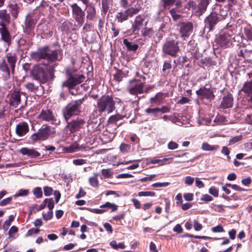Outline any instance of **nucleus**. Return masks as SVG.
I'll return each mask as SVG.
<instances>
[{
  "mask_svg": "<svg viewBox=\"0 0 252 252\" xmlns=\"http://www.w3.org/2000/svg\"><path fill=\"white\" fill-rule=\"evenodd\" d=\"M206 86L200 88L196 91V94L200 99L202 100L206 99L210 102L215 98V95L213 89L207 88Z\"/></svg>",
  "mask_w": 252,
  "mask_h": 252,
  "instance_id": "18",
  "label": "nucleus"
},
{
  "mask_svg": "<svg viewBox=\"0 0 252 252\" xmlns=\"http://www.w3.org/2000/svg\"><path fill=\"white\" fill-rule=\"evenodd\" d=\"M75 70H71L70 67L66 69V73L68 76V79L63 82L62 84L63 87H66L69 89L73 88L76 85L83 82L85 76L83 74H74Z\"/></svg>",
  "mask_w": 252,
  "mask_h": 252,
  "instance_id": "8",
  "label": "nucleus"
},
{
  "mask_svg": "<svg viewBox=\"0 0 252 252\" xmlns=\"http://www.w3.org/2000/svg\"><path fill=\"white\" fill-rule=\"evenodd\" d=\"M107 209H111L112 212L115 211L118 209V206L114 203L107 202L100 206V209H89L87 210L95 214H102L107 211Z\"/></svg>",
  "mask_w": 252,
  "mask_h": 252,
  "instance_id": "24",
  "label": "nucleus"
},
{
  "mask_svg": "<svg viewBox=\"0 0 252 252\" xmlns=\"http://www.w3.org/2000/svg\"><path fill=\"white\" fill-rule=\"evenodd\" d=\"M163 53L173 57H176L180 51L178 42L173 39H167L162 48Z\"/></svg>",
  "mask_w": 252,
  "mask_h": 252,
  "instance_id": "10",
  "label": "nucleus"
},
{
  "mask_svg": "<svg viewBox=\"0 0 252 252\" xmlns=\"http://www.w3.org/2000/svg\"><path fill=\"white\" fill-rule=\"evenodd\" d=\"M29 131V126L27 122H21L18 123L16 126V134L20 137L25 136Z\"/></svg>",
  "mask_w": 252,
  "mask_h": 252,
  "instance_id": "26",
  "label": "nucleus"
},
{
  "mask_svg": "<svg viewBox=\"0 0 252 252\" xmlns=\"http://www.w3.org/2000/svg\"><path fill=\"white\" fill-rule=\"evenodd\" d=\"M123 43L128 51L135 52L138 48V44L130 42L127 39H125L123 40Z\"/></svg>",
  "mask_w": 252,
  "mask_h": 252,
  "instance_id": "35",
  "label": "nucleus"
},
{
  "mask_svg": "<svg viewBox=\"0 0 252 252\" xmlns=\"http://www.w3.org/2000/svg\"><path fill=\"white\" fill-rule=\"evenodd\" d=\"M211 1L212 0H199L197 5L195 1L189 0L184 5V10L187 12L191 8L194 15L197 17H200L207 11Z\"/></svg>",
  "mask_w": 252,
  "mask_h": 252,
  "instance_id": "4",
  "label": "nucleus"
},
{
  "mask_svg": "<svg viewBox=\"0 0 252 252\" xmlns=\"http://www.w3.org/2000/svg\"><path fill=\"white\" fill-rule=\"evenodd\" d=\"M145 82H141L140 80L133 79L129 81V84L127 87L129 93L133 95H137L144 92V85Z\"/></svg>",
  "mask_w": 252,
  "mask_h": 252,
  "instance_id": "15",
  "label": "nucleus"
},
{
  "mask_svg": "<svg viewBox=\"0 0 252 252\" xmlns=\"http://www.w3.org/2000/svg\"><path fill=\"white\" fill-rule=\"evenodd\" d=\"M6 61L3 60L0 61V71L3 73V77L8 79L10 78V73H14L17 57L15 55H6Z\"/></svg>",
  "mask_w": 252,
  "mask_h": 252,
  "instance_id": "5",
  "label": "nucleus"
},
{
  "mask_svg": "<svg viewBox=\"0 0 252 252\" xmlns=\"http://www.w3.org/2000/svg\"><path fill=\"white\" fill-rule=\"evenodd\" d=\"M86 5V10L87 12L86 18L87 19L93 21L96 16V10L94 6L92 4L89 3Z\"/></svg>",
  "mask_w": 252,
  "mask_h": 252,
  "instance_id": "29",
  "label": "nucleus"
},
{
  "mask_svg": "<svg viewBox=\"0 0 252 252\" xmlns=\"http://www.w3.org/2000/svg\"><path fill=\"white\" fill-rule=\"evenodd\" d=\"M44 193L45 196H49L52 195L53 192V189L49 186H45L43 188Z\"/></svg>",
  "mask_w": 252,
  "mask_h": 252,
  "instance_id": "55",
  "label": "nucleus"
},
{
  "mask_svg": "<svg viewBox=\"0 0 252 252\" xmlns=\"http://www.w3.org/2000/svg\"><path fill=\"white\" fill-rule=\"evenodd\" d=\"M164 99V94L161 92L158 93L154 97L150 98V102L151 103L156 105H159L163 103Z\"/></svg>",
  "mask_w": 252,
  "mask_h": 252,
  "instance_id": "30",
  "label": "nucleus"
},
{
  "mask_svg": "<svg viewBox=\"0 0 252 252\" xmlns=\"http://www.w3.org/2000/svg\"><path fill=\"white\" fill-rule=\"evenodd\" d=\"M176 0H161L162 6L164 8H166L167 6L173 5L175 2Z\"/></svg>",
  "mask_w": 252,
  "mask_h": 252,
  "instance_id": "53",
  "label": "nucleus"
},
{
  "mask_svg": "<svg viewBox=\"0 0 252 252\" xmlns=\"http://www.w3.org/2000/svg\"><path fill=\"white\" fill-rule=\"evenodd\" d=\"M110 245L115 250L124 249L126 247L124 243H119L117 244L116 241L114 240L112 241L110 243Z\"/></svg>",
  "mask_w": 252,
  "mask_h": 252,
  "instance_id": "42",
  "label": "nucleus"
},
{
  "mask_svg": "<svg viewBox=\"0 0 252 252\" xmlns=\"http://www.w3.org/2000/svg\"><path fill=\"white\" fill-rule=\"evenodd\" d=\"M168 159V158H164L161 159L153 158L151 160V163L153 164H158L159 165H163Z\"/></svg>",
  "mask_w": 252,
  "mask_h": 252,
  "instance_id": "51",
  "label": "nucleus"
},
{
  "mask_svg": "<svg viewBox=\"0 0 252 252\" xmlns=\"http://www.w3.org/2000/svg\"><path fill=\"white\" fill-rule=\"evenodd\" d=\"M201 149L204 151H216L220 149V146L218 145H211L207 142H203Z\"/></svg>",
  "mask_w": 252,
  "mask_h": 252,
  "instance_id": "34",
  "label": "nucleus"
},
{
  "mask_svg": "<svg viewBox=\"0 0 252 252\" xmlns=\"http://www.w3.org/2000/svg\"><path fill=\"white\" fill-rule=\"evenodd\" d=\"M181 37L184 40L188 38L193 32V24L189 21L180 22L178 24Z\"/></svg>",
  "mask_w": 252,
  "mask_h": 252,
  "instance_id": "16",
  "label": "nucleus"
},
{
  "mask_svg": "<svg viewBox=\"0 0 252 252\" xmlns=\"http://www.w3.org/2000/svg\"><path fill=\"white\" fill-rule=\"evenodd\" d=\"M12 197H9L5 198L0 201V206H4L8 204H10L12 202Z\"/></svg>",
  "mask_w": 252,
  "mask_h": 252,
  "instance_id": "56",
  "label": "nucleus"
},
{
  "mask_svg": "<svg viewBox=\"0 0 252 252\" xmlns=\"http://www.w3.org/2000/svg\"><path fill=\"white\" fill-rule=\"evenodd\" d=\"M37 119L39 120L41 122L44 121L48 122L56 126L59 125L60 123V120L56 118L53 112L48 109H42L37 116Z\"/></svg>",
  "mask_w": 252,
  "mask_h": 252,
  "instance_id": "13",
  "label": "nucleus"
},
{
  "mask_svg": "<svg viewBox=\"0 0 252 252\" xmlns=\"http://www.w3.org/2000/svg\"><path fill=\"white\" fill-rule=\"evenodd\" d=\"M233 97L232 94L227 93L223 97L220 104V108L222 109H227L231 108L233 106Z\"/></svg>",
  "mask_w": 252,
  "mask_h": 252,
  "instance_id": "27",
  "label": "nucleus"
},
{
  "mask_svg": "<svg viewBox=\"0 0 252 252\" xmlns=\"http://www.w3.org/2000/svg\"><path fill=\"white\" fill-rule=\"evenodd\" d=\"M211 13L219 17L223 20L225 19L227 16V11L224 9L222 5L217 3L213 5Z\"/></svg>",
  "mask_w": 252,
  "mask_h": 252,
  "instance_id": "23",
  "label": "nucleus"
},
{
  "mask_svg": "<svg viewBox=\"0 0 252 252\" xmlns=\"http://www.w3.org/2000/svg\"><path fill=\"white\" fill-rule=\"evenodd\" d=\"M145 112L148 114H152L154 115L155 116H157V113L158 112V108H148L145 110Z\"/></svg>",
  "mask_w": 252,
  "mask_h": 252,
  "instance_id": "60",
  "label": "nucleus"
},
{
  "mask_svg": "<svg viewBox=\"0 0 252 252\" xmlns=\"http://www.w3.org/2000/svg\"><path fill=\"white\" fill-rule=\"evenodd\" d=\"M242 135H238L232 137L229 140V145L234 144L237 142L240 141L242 139Z\"/></svg>",
  "mask_w": 252,
  "mask_h": 252,
  "instance_id": "62",
  "label": "nucleus"
},
{
  "mask_svg": "<svg viewBox=\"0 0 252 252\" xmlns=\"http://www.w3.org/2000/svg\"><path fill=\"white\" fill-rule=\"evenodd\" d=\"M122 103L121 100L112 95H103L97 101L96 110L94 113H98L99 115L103 113L110 114L116 109V104Z\"/></svg>",
  "mask_w": 252,
  "mask_h": 252,
  "instance_id": "2",
  "label": "nucleus"
},
{
  "mask_svg": "<svg viewBox=\"0 0 252 252\" xmlns=\"http://www.w3.org/2000/svg\"><path fill=\"white\" fill-rule=\"evenodd\" d=\"M46 66L40 63L34 65L31 71V75L34 79L38 81L40 84H44L51 79L49 74L45 70Z\"/></svg>",
  "mask_w": 252,
  "mask_h": 252,
  "instance_id": "7",
  "label": "nucleus"
},
{
  "mask_svg": "<svg viewBox=\"0 0 252 252\" xmlns=\"http://www.w3.org/2000/svg\"><path fill=\"white\" fill-rule=\"evenodd\" d=\"M7 8L10 17L13 20H16L20 11V7L18 3L15 1H9L7 5Z\"/></svg>",
  "mask_w": 252,
  "mask_h": 252,
  "instance_id": "25",
  "label": "nucleus"
},
{
  "mask_svg": "<svg viewBox=\"0 0 252 252\" xmlns=\"http://www.w3.org/2000/svg\"><path fill=\"white\" fill-rule=\"evenodd\" d=\"M20 153L23 155H27L30 158H36L40 156V153L34 149L22 148L20 150Z\"/></svg>",
  "mask_w": 252,
  "mask_h": 252,
  "instance_id": "28",
  "label": "nucleus"
},
{
  "mask_svg": "<svg viewBox=\"0 0 252 252\" xmlns=\"http://www.w3.org/2000/svg\"><path fill=\"white\" fill-rule=\"evenodd\" d=\"M123 119V117L120 114L112 115L109 118L108 123L109 124H116V123Z\"/></svg>",
  "mask_w": 252,
  "mask_h": 252,
  "instance_id": "40",
  "label": "nucleus"
},
{
  "mask_svg": "<svg viewBox=\"0 0 252 252\" xmlns=\"http://www.w3.org/2000/svg\"><path fill=\"white\" fill-rule=\"evenodd\" d=\"M42 215H43V219L47 221V220H50L52 218L53 216V212L52 211L50 210L46 213H43Z\"/></svg>",
  "mask_w": 252,
  "mask_h": 252,
  "instance_id": "57",
  "label": "nucleus"
},
{
  "mask_svg": "<svg viewBox=\"0 0 252 252\" xmlns=\"http://www.w3.org/2000/svg\"><path fill=\"white\" fill-rule=\"evenodd\" d=\"M52 133L50 126L47 125H43L37 132L31 135L30 139L32 142L44 141L47 139Z\"/></svg>",
  "mask_w": 252,
  "mask_h": 252,
  "instance_id": "9",
  "label": "nucleus"
},
{
  "mask_svg": "<svg viewBox=\"0 0 252 252\" xmlns=\"http://www.w3.org/2000/svg\"><path fill=\"white\" fill-rule=\"evenodd\" d=\"M14 219V217L13 215H10L8 217V220H7L5 221L4 223L3 227L5 228V230L8 228V227L11 225L12 221H13Z\"/></svg>",
  "mask_w": 252,
  "mask_h": 252,
  "instance_id": "52",
  "label": "nucleus"
},
{
  "mask_svg": "<svg viewBox=\"0 0 252 252\" xmlns=\"http://www.w3.org/2000/svg\"><path fill=\"white\" fill-rule=\"evenodd\" d=\"M67 122V125L65 128L69 130L70 133H73L81 128L85 124V121L77 118L76 119L71 120L70 122Z\"/></svg>",
  "mask_w": 252,
  "mask_h": 252,
  "instance_id": "19",
  "label": "nucleus"
},
{
  "mask_svg": "<svg viewBox=\"0 0 252 252\" xmlns=\"http://www.w3.org/2000/svg\"><path fill=\"white\" fill-rule=\"evenodd\" d=\"M202 63L206 66H212L216 64V62L210 58H205L202 59Z\"/></svg>",
  "mask_w": 252,
  "mask_h": 252,
  "instance_id": "46",
  "label": "nucleus"
},
{
  "mask_svg": "<svg viewBox=\"0 0 252 252\" xmlns=\"http://www.w3.org/2000/svg\"><path fill=\"white\" fill-rule=\"evenodd\" d=\"M244 32L249 41H252V27L250 25H247L244 28Z\"/></svg>",
  "mask_w": 252,
  "mask_h": 252,
  "instance_id": "37",
  "label": "nucleus"
},
{
  "mask_svg": "<svg viewBox=\"0 0 252 252\" xmlns=\"http://www.w3.org/2000/svg\"><path fill=\"white\" fill-rule=\"evenodd\" d=\"M170 14L174 21H177L182 18L181 13H186L185 10H180L172 8L169 11Z\"/></svg>",
  "mask_w": 252,
  "mask_h": 252,
  "instance_id": "33",
  "label": "nucleus"
},
{
  "mask_svg": "<svg viewBox=\"0 0 252 252\" xmlns=\"http://www.w3.org/2000/svg\"><path fill=\"white\" fill-rule=\"evenodd\" d=\"M99 174L97 173H94V176L90 177L89 179V182L90 185L94 188L97 187L98 186V180L97 179V177Z\"/></svg>",
  "mask_w": 252,
  "mask_h": 252,
  "instance_id": "38",
  "label": "nucleus"
},
{
  "mask_svg": "<svg viewBox=\"0 0 252 252\" xmlns=\"http://www.w3.org/2000/svg\"><path fill=\"white\" fill-rule=\"evenodd\" d=\"M241 91L247 96L252 95V80L245 82L241 89Z\"/></svg>",
  "mask_w": 252,
  "mask_h": 252,
  "instance_id": "32",
  "label": "nucleus"
},
{
  "mask_svg": "<svg viewBox=\"0 0 252 252\" xmlns=\"http://www.w3.org/2000/svg\"><path fill=\"white\" fill-rule=\"evenodd\" d=\"M212 230L213 232H222L224 231V230L222 226L220 224L218 225L215 227H212Z\"/></svg>",
  "mask_w": 252,
  "mask_h": 252,
  "instance_id": "63",
  "label": "nucleus"
},
{
  "mask_svg": "<svg viewBox=\"0 0 252 252\" xmlns=\"http://www.w3.org/2000/svg\"><path fill=\"white\" fill-rule=\"evenodd\" d=\"M0 22H2L4 24H9L11 22V17L9 13L5 9L0 10Z\"/></svg>",
  "mask_w": 252,
  "mask_h": 252,
  "instance_id": "31",
  "label": "nucleus"
},
{
  "mask_svg": "<svg viewBox=\"0 0 252 252\" xmlns=\"http://www.w3.org/2000/svg\"><path fill=\"white\" fill-rule=\"evenodd\" d=\"M27 41L24 38H20L17 42V50L23 51L26 49Z\"/></svg>",
  "mask_w": 252,
  "mask_h": 252,
  "instance_id": "41",
  "label": "nucleus"
},
{
  "mask_svg": "<svg viewBox=\"0 0 252 252\" xmlns=\"http://www.w3.org/2000/svg\"><path fill=\"white\" fill-rule=\"evenodd\" d=\"M33 195L37 198H41L43 195V192L41 187H36L32 190Z\"/></svg>",
  "mask_w": 252,
  "mask_h": 252,
  "instance_id": "44",
  "label": "nucleus"
},
{
  "mask_svg": "<svg viewBox=\"0 0 252 252\" xmlns=\"http://www.w3.org/2000/svg\"><path fill=\"white\" fill-rule=\"evenodd\" d=\"M31 59L36 62L43 60L42 64L46 66V70L51 79L55 77V68L58 65V62L62 60V56L59 50H51L49 46H44L37 51L31 54Z\"/></svg>",
  "mask_w": 252,
  "mask_h": 252,
  "instance_id": "1",
  "label": "nucleus"
},
{
  "mask_svg": "<svg viewBox=\"0 0 252 252\" xmlns=\"http://www.w3.org/2000/svg\"><path fill=\"white\" fill-rule=\"evenodd\" d=\"M145 16L143 15H139L135 17L131 27L132 32L133 34H137L140 30L144 26L146 25L147 22H145Z\"/></svg>",
  "mask_w": 252,
  "mask_h": 252,
  "instance_id": "21",
  "label": "nucleus"
},
{
  "mask_svg": "<svg viewBox=\"0 0 252 252\" xmlns=\"http://www.w3.org/2000/svg\"><path fill=\"white\" fill-rule=\"evenodd\" d=\"M139 196H154L155 193L153 191H140L138 193Z\"/></svg>",
  "mask_w": 252,
  "mask_h": 252,
  "instance_id": "54",
  "label": "nucleus"
},
{
  "mask_svg": "<svg viewBox=\"0 0 252 252\" xmlns=\"http://www.w3.org/2000/svg\"><path fill=\"white\" fill-rule=\"evenodd\" d=\"M101 173L104 178H109L113 175L114 172L111 169L108 168L103 169Z\"/></svg>",
  "mask_w": 252,
  "mask_h": 252,
  "instance_id": "45",
  "label": "nucleus"
},
{
  "mask_svg": "<svg viewBox=\"0 0 252 252\" xmlns=\"http://www.w3.org/2000/svg\"><path fill=\"white\" fill-rule=\"evenodd\" d=\"M29 193V190L26 189H21L17 193L15 194L13 196L16 198L19 196H27Z\"/></svg>",
  "mask_w": 252,
  "mask_h": 252,
  "instance_id": "48",
  "label": "nucleus"
},
{
  "mask_svg": "<svg viewBox=\"0 0 252 252\" xmlns=\"http://www.w3.org/2000/svg\"><path fill=\"white\" fill-rule=\"evenodd\" d=\"M222 20L219 17L210 13L204 19L205 28L208 29L209 31H212L217 24Z\"/></svg>",
  "mask_w": 252,
  "mask_h": 252,
  "instance_id": "22",
  "label": "nucleus"
},
{
  "mask_svg": "<svg viewBox=\"0 0 252 252\" xmlns=\"http://www.w3.org/2000/svg\"><path fill=\"white\" fill-rule=\"evenodd\" d=\"M168 148L169 150H175L178 148V144L173 141H170L167 145Z\"/></svg>",
  "mask_w": 252,
  "mask_h": 252,
  "instance_id": "64",
  "label": "nucleus"
},
{
  "mask_svg": "<svg viewBox=\"0 0 252 252\" xmlns=\"http://www.w3.org/2000/svg\"><path fill=\"white\" fill-rule=\"evenodd\" d=\"M72 17L79 26H82L85 21V11L76 3L71 4Z\"/></svg>",
  "mask_w": 252,
  "mask_h": 252,
  "instance_id": "14",
  "label": "nucleus"
},
{
  "mask_svg": "<svg viewBox=\"0 0 252 252\" xmlns=\"http://www.w3.org/2000/svg\"><path fill=\"white\" fill-rule=\"evenodd\" d=\"M187 61V58L186 56L179 57L177 59L174 61V63L176 66L178 65L183 66L185 63Z\"/></svg>",
  "mask_w": 252,
  "mask_h": 252,
  "instance_id": "39",
  "label": "nucleus"
},
{
  "mask_svg": "<svg viewBox=\"0 0 252 252\" xmlns=\"http://www.w3.org/2000/svg\"><path fill=\"white\" fill-rule=\"evenodd\" d=\"M87 160L84 159H73L72 161L73 163L75 165H82L86 163Z\"/></svg>",
  "mask_w": 252,
  "mask_h": 252,
  "instance_id": "61",
  "label": "nucleus"
},
{
  "mask_svg": "<svg viewBox=\"0 0 252 252\" xmlns=\"http://www.w3.org/2000/svg\"><path fill=\"white\" fill-rule=\"evenodd\" d=\"M84 100V98H83L72 101L63 110V115L66 121L71 117L78 115L80 113V108Z\"/></svg>",
  "mask_w": 252,
  "mask_h": 252,
  "instance_id": "6",
  "label": "nucleus"
},
{
  "mask_svg": "<svg viewBox=\"0 0 252 252\" xmlns=\"http://www.w3.org/2000/svg\"><path fill=\"white\" fill-rule=\"evenodd\" d=\"M209 192L214 197H218L219 196V190L215 187H211L209 189Z\"/></svg>",
  "mask_w": 252,
  "mask_h": 252,
  "instance_id": "58",
  "label": "nucleus"
},
{
  "mask_svg": "<svg viewBox=\"0 0 252 252\" xmlns=\"http://www.w3.org/2000/svg\"><path fill=\"white\" fill-rule=\"evenodd\" d=\"M44 203H46V205L47 204V207H48L49 209L52 211L54 207V201L53 199L51 198H46L44 199Z\"/></svg>",
  "mask_w": 252,
  "mask_h": 252,
  "instance_id": "50",
  "label": "nucleus"
},
{
  "mask_svg": "<svg viewBox=\"0 0 252 252\" xmlns=\"http://www.w3.org/2000/svg\"><path fill=\"white\" fill-rule=\"evenodd\" d=\"M169 182H163V183H160V182H157L156 183H154L152 185V186L154 188H162V187H166L168 186L169 185Z\"/></svg>",
  "mask_w": 252,
  "mask_h": 252,
  "instance_id": "59",
  "label": "nucleus"
},
{
  "mask_svg": "<svg viewBox=\"0 0 252 252\" xmlns=\"http://www.w3.org/2000/svg\"><path fill=\"white\" fill-rule=\"evenodd\" d=\"M238 56L239 57H242L244 59L249 60V58L252 55V51L251 50H248L243 48L242 49L240 48V50L237 53Z\"/></svg>",
  "mask_w": 252,
  "mask_h": 252,
  "instance_id": "36",
  "label": "nucleus"
},
{
  "mask_svg": "<svg viewBox=\"0 0 252 252\" xmlns=\"http://www.w3.org/2000/svg\"><path fill=\"white\" fill-rule=\"evenodd\" d=\"M25 87L29 91L33 93H36L39 89L38 86H35L32 83H28L25 85Z\"/></svg>",
  "mask_w": 252,
  "mask_h": 252,
  "instance_id": "43",
  "label": "nucleus"
},
{
  "mask_svg": "<svg viewBox=\"0 0 252 252\" xmlns=\"http://www.w3.org/2000/svg\"><path fill=\"white\" fill-rule=\"evenodd\" d=\"M110 0H102V8L103 12L106 13L109 8Z\"/></svg>",
  "mask_w": 252,
  "mask_h": 252,
  "instance_id": "49",
  "label": "nucleus"
},
{
  "mask_svg": "<svg viewBox=\"0 0 252 252\" xmlns=\"http://www.w3.org/2000/svg\"><path fill=\"white\" fill-rule=\"evenodd\" d=\"M0 40L4 42V46L6 47V50H7L11 44L12 37L8 27L2 22H0Z\"/></svg>",
  "mask_w": 252,
  "mask_h": 252,
  "instance_id": "17",
  "label": "nucleus"
},
{
  "mask_svg": "<svg viewBox=\"0 0 252 252\" xmlns=\"http://www.w3.org/2000/svg\"><path fill=\"white\" fill-rule=\"evenodd\" d=\"M37 20L34 18L33 14L32 13H28L26 16L24 21V33L30 36L34 35V29Z\"/></svg>",
  "mask_w": 252,
  "mask_h": 252,
  "instance_id": "12",
  "label": "nucleus"
},
{
  "mask_svg": "<svg viewBox=\"0 0 252 252\" xmlns=\"http://www.w3.org/2000/svg\"><path fill=\"white\" fill-rule=\"evenodd\" d=\"M235 29L227 26V28L220 32L216 39V42L220 47H229L235 41Z\"/></svg>",
  "mask_w": 252,
  "mask_h": 252,
  "instance_id": "3",
  "label": "nucleus"
},
{
  "mask_svg": "<svg viewBox=\"0 0 252 252\" xmlns=\"http://www.w3.org/2000/svg\"><path fill=\"white\" fill-rule=\"evenodd\" d=\"M22 93L17 90L10 92L8 96V102L10 106L17 108L21 103Z\"/></svg>",
  "mask_w": 252,
  "mask_h": 252,
  "instance_id": "20",
  "label": "nucleus"
},
{
  "mask_svg": "<svg viewBox=\"0 0 252 252\" xmlns=\"http://www.w3.org/2000/svg\"><path fill=\"white\" fill-rule=\"evenodd\" d=\"M131 148V145L128 144L122 143L120 147V149L123 153H128Z\"/></svg>",
  "mask_w": 252,
  "mask_h": 252,
  "instance_id": "47",
  "label": "nucleus"
},
{
  "mask_svg": "<svg viewBox=\"0 0 252 252\" xmlns=\"http://www.w3.org/2000/svg\"><path fill=\"white\" fill-rule=\"evenodd\" d=\"M140 9L141 7L137 6L135 8L131 7L127 9L121 10L115 15V20L118 23H123L127 20L129 17H132L133 15L137 14Z\"/></svg>",
  "mask_w": 252,
  "mask_h": 252,
  "instance_id": "11",
  "label": "nucleus"
}]
</instances>
